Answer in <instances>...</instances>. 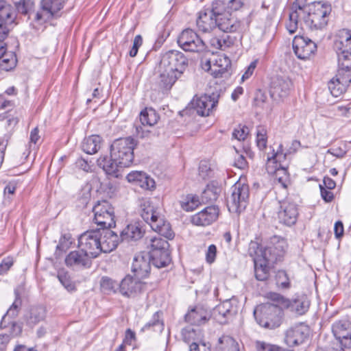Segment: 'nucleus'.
Here are the masks:
<instances>
[{"label": "nucleus", "instance_id": "nucleus-1", "mask_svg": "<svg viewBox=\"0 0 351 351\" xmlns=\"http://www.w3.org/2000/svg\"><path fill=\"white\" fill-rule=\"evenodd\" d=\"M293 6L295 8L290 14L286 27L289 32L294 34L299 26L303 25L311 29H322L325 28L332 11L331 5L328 2L317 1L312 4L298 3Z\"/></svg>", "mask_w": 351, "mask_h": 351}, {"label": "nucleus", "instance_id": "nucleus-2", "mask_svg": "<svg viewBox=\"0 0 351 351\" xmlns=\"http://www.w3.org/2000/svg\"><path fill=\"white\" fill-rule=\"evenodd\" d=\"M136 141L132 137L121 138L113 141L110 146V156H100L97 165L108 175L118 178L121 169L128 167L134 160Z\"/></svg>", "mask_w": 351, "mask_h": 351}, {"label": "nucleus", "instance_id": "nucleus-3", "mask_svg": "<svg viewBox=\"0 0 351 351\" xmlns=\"http://www.w3.org/2000/svg\"><path fill=\"white\" fill-rule=\"evenodd\" d=\"M189 64L185 55L177 50H169L161 55L158 65V86L162 91L169 90L181 77Z\"/></svg>", "mask_w": 351, "mask_h": 351}, {"label": "nucleus", "instance_id": "nucleus-4", "mask_svg": "<svg viewBox=\"0 0 351 351\" xmlns=\"http://www.w3.org/2000/svg\"><path fill=\"white\" fill-rule=\"evenodd\" d=\"M141 215L152 229L168 239L174 237L170 224L161 214L160 210L156 208L149 201H145L141 204Z\"/></svg>", "mask_w": 351, "mask_h": 351}, {"label": "nucleus", "instance_id": "nucleus-5", "mask_svg": "<svg viewBox=\"0 0 351 351\" xmlns=\"http://www.w3.org/2000/svg\"><path fill=\"white\" fill-rule=\"evenodd\" d=\"M282 308L278 303L262 304L254 309V315L260 326L270 329L275 328L280 324Z\"/></svg>", "mask_w": 351, "mask_h": 351}, {"label": "nucleus", "instance_id": "nucleus-6", "mask_svg": "<svg viewBox=\"0 0 351 351\" xmlns=\"http://www.w3.org/2000/svg\"><path fill=\"white\" fill-rule=\"evenodd\" d=\"M338 62L337 73L328 83V89L335 97L346 92L351 82V64L346 60L344 55L338 58Z\"/></svg>", "mask_w": 351, "mask_h": 351}, {"label": "nucleus", "instance_id": "nucleus-7", "mask_svg": "<svg viewBox=\"0 0 351 351\" xmlns=\"http://www.w3.org/2000/svg\"><path fill=\"white\" fill-rule=\"evenodd\" d=\"M147 247L149 249V256L156 267H164L170 263L169 243L166 240L160 237H152Z\"/></svg>", "mask_w": 351, "mask_h": 351}, {"label": "nucleus", "instance_id": "nucleus-8", "mask_svg": "<svg viewBox=\"0 0 351 351\" xmlns=\"http://www.w3.org/2000/svg\"><path fill=\"white\" fill-rule=\"evenodd\" d=\"M248 185L236 182L231 188V195L228 198V207L230 211L241 213L243 210L249 199Z\"/></svg>", "mask_w": 351, "mask_h": 351}, {"label": "nucleus", "instance_id": "nucleus-9", "mask_svg": "<svg viewBox=\"0 0 351 351\" xmlns=\"http://www.w3.org/2000/svg\"><path fill=\"white\" fill-rule=\"evenodd\" d=\"M101 235L100 229L85 232L78 239L80 249L92 258L97 257L101 253Z\"/></svg>", "mask_w": 351, "mask_h": 351}, {"label": "nucleus", "instance_id": "nucleus-10", "mask_svg": "<svg viewBox=\"0 0 351 351\" xmlns=\"http://www.w3.org/2000/svg\"><path fill=\"white\" fill-rule=\"evenodd\" d=\"M93 211L94 221L101 228H110L115 225L114 208L108 201H99Z\"/></svg>", "mask_w": 351, "mask_h": 351}, {"label": "nucleus", "instance_id": "nucleus-11", "mask_svg": "<svg viewBox=\"0 0 351 351\" xmlns=\"http://www.w3.org/2000/svg\"><path fill=\"white\" fill-rule=\"evenodd\" d=\"M178 43L186 51L201 52L206 49L204 42L191 29H186L182 32L178 36Z\"/></svg>", "mask_w": 351, "mask_h": 351}, {"label": "nucleus", "instance_id": "nucleus-12", "mask_svg": "<svg viewBox=\"0 0 351 351\" xmlns=\"http://www.w3.org/2000/svg\"><path fill=\"white\" fill-rule=\"evenodd\" d=\"M231 61L225 55H217L213 60H207L202 66V68L208 72L214 77H227L230 73Z\"/></svg>", "mask_w": 351, "mask_h": 351}, {"label": "nucleus", "instance_id": "nucleus-13", "mask_svg": "<svg viewBox=\"0 0 351 351\" xmlns=\"http://www.w3.org/2000/svg\"><path fill=\"white\" fill-rule=\"evenodd\" d=\"M214 2L211 8H204L198 12L196 25L198 29L202 32H210L217 27V12Z\"/></svg>", "mask_w": 351, "mask_h": 351}, {"label": "nucleus", "instance_id": "nucleus-14", "mask_svg": "<svg viewBox=\"0 0 351 351\" xmlns=\"http://www.w3.org/2000/svg\"><path fill=\"white\" fill-rule=\"evenodd\" d=\"M287 247V243L285 239L274 236L270 239L269 244L261 251L262 256L269 262L279 261L284 255Z\"/></svg>", "mask_w": 351, "mask_h": 351}, {"label": "nucleus", "instance_id": "nucleus-15", "mask_svg": "<svg viewBox=\"0 0 351 351\" xmlns=\"http://www.w3.org/2000/svg\"><path fill=\"white\" fill-rule=\"evenodd\" d=\"M270 298L272 300L278 302L282 307L288 308L297 315L304 314L308 311L310 305L309 301L305 298L289 300L276 293H270Z\"/></svg>", "mask_w": 351, "mask_h": 351}, {"label": "nucleus", "instance_id": "nucleus-16", "mask_svg": "<svg viewBox=\"0 0 351 351\" xmlns=\"http://www.w3.org/2000/svg\"><path fill=\"white\" fill-rule=\"evenodd\" d=\"M218 103L217 97L215 95H195L190 103L192 108L202 116H208Z\"/></svg>", "mask_w": 351, "mask_h": 351}, {"label": "nucleus", "instance_id": "nucleus-17", "mask_svg": "<svg viewBox=\"0 0 351 351\" xmlns=\"http://www.w3.org/2000/svg\"><path fill=\"white\" fill-rule=\"evenodd\" d=\"M293 49L298 58L305 60L315 53L317 45L308 38L296 36L293 41Z\"/></svg>", "mask_w": 351, "mask_h": 351}, {"label": "nucleus", "instance_id": "nucleus-18", "mask_svg": "<svg viewBox=\"0 0 351 351\" xmlns=\"http://www.w3.org/2000/svg\"><path fill=\"white\" fill-rule=\"evenodd\" d=\"M219 215V208L216 206H210L193 215L191 221L195 226H206L215 222L218 219Z\"/></svg>", "mask_w": 351, "mask_h": 351}, {"label": "nucleus", "instance_id": "nucleus-19", "mask_svg": "<svg viewBox=\"0 0 351 351\" xmlns=\"http://www.w3.org/2000/svg\"><path fill=\"white\" fill-rule=\"evenodd\" d=\"M309 329L304 324H299L289 328L285 333V341L289 346H294L302 343L308 337Z\"/></svg>", "mask_w": 351, "mask_h": 351}, {"label": "nucleus", "instance_id": "nucleus-20", "mask_svg": "<svg viewBox=\"0 0 351 351\" xmlns=\"http://www.w3.org/2000/svg\"><path fill=\"white\" fill-rule=\"evenodd\" d=\"M332 330L334 336L342 346L345 348L351 347V328L348 322H336L332 325Z\"/></svg>", "mask_w": 351, "mask_h": 351}, {"label": "nucleus", "instance_id": "nucleus-21", "mask_svg": "<svg viewBox=\"0 0 351 351\" xmlns=\"http://www.w3.org/2000/svg\"><path fill=\"white\" fill-rule=\"evenodd\" d=\"M140 278L125 276L119 283V290L122 295L127 297H132L141 293L145 287V285L139 280Z\"/></svg>", "mask_w": 351, "mask_h": 351}, {"label": "nucleus", "instance_id": "nucleus-22", "mask_svg": "<svg viewBox=\"0 0 351 351\" xmlns=\"http://www.w3.org/2000/svg\"><path fill=\"white\" fill-rule=\"evenodd\" d=\"M91 259L83 250H75L71 252L65 258L64 262L67 267L74 269L89 267L91 265Z\"/></svg>", "mask_w": 351, "mask_h": 351}, {"label": "nucleus", "instance_id": "nucleus-23", "mask_svg": "<svg viewBox=\"0 0 351 351\" xmlns=\"http://www.w3.org/2000/svg\"><path fill=\"white\" fill-rule=\"evenodd\" d=\"M217 27L224 32H235L239 29L241 22L230 12H219L217 17Z\"/></svg>", "mask_w": 351, "mask_h": 351}, {"label": "nucleus", "instance_id": "nucleus-24", "mask_svg": "<svg viewBox=\"0 0 351 351\" xmlns=\"http://www.w3.org/2000/svg\"><path fill=\"white\" fill-rule=\"evenodd\" d=\"M152 258L146 253H141L136 255L133 259L132 271L136 278H145L148 276L151 266Z\"/></svg>", "mask_w": 351, "mask_h": 351}, {"label": "nucleus", "instance_id": "nucleus-25", "mask_svg": "<svg viewBox=\"0 0 351 351\" xmlns=\"http://www.w3.org/2000/svg\"><path fill=\"white\" fill-rule=\"evenodd\" d=\"M298 215V208L295 204L282 202L278 212V218L280 223L287 226L295 223Z\"/></svg>", "mask_w": 351, "mask_h": 351}, {"label": "nucleus", "instance_id": "nucleus-26", "mask_svg": "<svg viewBox=\"0 0 351 351\" xmlns=\"http://www.w3.org/2000/svg\"><path fill=\"white\" fill-rule=\"evenodd\" d=\"M334 47L338 58L341 56H348L351 53V30L343 29L339 32L338 38L335 41Z\"/></svg>", "mask_w": 351, "mask_h": 351}, {"label": "nucleus", "instance_id": "nucleus-27", "mask_svg": "<svg viewBox=\"0 0 351 351\" xmlns=\"http://www.w3.org/2000/svg\"><path fill=\"white\" fill-rule=\"evenodd\" d=\"M234 299L226 300L217 305L213 310L215 319L221 324L225 322V318L237 313V306Z\"/></svg>", "mask_w": 351, "mask_h": 351}, {"label": "nucleus", "instance_id": "nucleus-28", "mask_svg": "<svg viewBox=\"0 0 351 351\" xmlns=\"http://www.w3.org/2000/svg\"><path fill=\"white\" fill-rule=\"evenodd\" d=\"M292 86V82L288 77H277L271 85L270 93L274 98H282L288 95Z\"/></svg>", "mask_w": 351, "mask_h": 351}, {"label": "nucleus", "instance_id": "nucleus-29", "mask_svg": "<svg viewBox=\"0 0 351 351\" xmlns=\"http://www.w3.org/2000/svg\"><path fill=\"white\" fill-rule=\"evenodd\" d=\"M101 251L108 253L114 250L119 243V236L109 228H101Z\"/></svg>", "mask_w": 351, "mask_h": 351}, {"label": "nucleus", "instance_id": "nucleus-30", "mask_svg": "<svg viewBox=\"0 0 351 351\" xmlns=\"http://www.w3.org/2000/svg\"><path fill=\"white\" fill-rule=\"evenodd\" d=\"M266 170L268 173L274 175L276 179L285 186L284 180L287 176V168L284 164H279L272 155L268 156L266 162Z\"/></svg>", "mask_w": 351, "mask_h": 351}, {"label": "nucleus", "instance_id": "nucleus-31", "mask_svg": "<svg viewBox=\"0 0 351 351\" xmlns=\"http://www.w3.org/2000/svg\"><path fill=\"white\" fill-rule=\"evenodd\" d=\"M210 317V312L201 306H196L185 315V320L193 325L205 324Z\"/></svg>", "mask_w": 351, "mask_h": 351}, {"label": "nucleus", "instance_id": "nucleus-32", "mask_svg": "<svg viewBox=\"0 0 351 351\" xmlns=\"http://www.w3.org/2000/svg\"><path fill=\"white\" fill-rule=\"evenodd\" d=\"M46 308L43 306H32L24 315L27 326L33 328L46 317Z\"/></svg>", "mask_w": 351, "mask_h": 351}, {"label": "nucleus", "instance_id": "nucleus-33", "mask_svg": "<svg viewBox=\"0 0 351 351\" xmlns=\"http://www.w3.org/2000/svg\"><path fill=\"white\" fill-rule=\"evenodd\" d=\"M53 16L45 9H40L36 12L29 13V19L31 20L30 25L36 30L43 29L45 23L49 22Z\"/></svg>", "mask_w": 351, "mask_h": 351}, {"label": "nucleus", "instance_id": "nucleus-34", "mask_svg": "<svg viewBox=\"0 0 351 351\" xmlns=\"http://www.w3.org/2000/svg\"><path fill=\"white\" fill-rule=\"evenodd\" d=\"M274 262H269L262 255L254 258L255 276L258 280H265L269 277V265Z\"/></svg>", "mask_w": 351, "mask_h": 351}, {"label": "nucleus", "instance_id": "nucleus-35", "mask_svg": "<svg viewBox=\"0 0 351 351\" xmlns=\"http://www.w3.org/2000/svg\"><path fill=\"white\" fill-rule=\"evenodd\" d=\"M213 2L217 12L237 11L245 5V0H215Z\"/></svg>", "mask_w": 351, "mask_h": 351}, {"label": "nucleus", "instance_id": "nucleus-36", "mask_svg": "<svg viewBox=\"0 0 351 351\" xmlns=\"http://www.w3.org/2000/svg\"><path fill=\"white\" fill-rule=\"evenodd\" d=\"M16 59L12 52H7L5 46L0 41V68L9 71L14 68Z\"/></svg>", "mask_w": 351, "mask_h": 351}, {"label": "nucleus", "instance_id": "nucleus-37", "mask_svg": "<svg viewBox=\"0 0 351 351\" xmlns=\"http://www.w3.org/2000/svg\"><path fill=\"white\" fill-rule=\"evenodd\" d=\"M66 1L67 0H41L40 6L53 17H58L61 15Z\"/></svg>", "mask_w": 351, "mask_h": 351}, {"label": "nucleus", "instance_id": "nucleus-38", "mask_svg": "<svg viewBox=\"0 0 351 351\" xmlns=\"http://www.w3.org/2000/svg\"><path fill=\"white\" fill-rule=\"evenodd\" d=\"M101 138L98 135H92L84 139L82 143V150L88 154H93L100 149Z\"/></svg>", "mask_w": 351, "mask_h": 351}, {"label": "nucleus", "instance_id": "nucleus-39", "mask_svg": "<svg viewBox=\"0 0 351 351\" xmlns=\"http://www.w3.org/2000/svg\"><path fill=\"white\" fill-rule=\"evenodd\" d=\"M143 234L141 228L136 224H130L121 232V237L123 241H137Z\"/></svg>", "mask_w": 351, "mask_h": 351}, {"label": "nucleus", "instance_id": "nucleus-40", "mask_svg": "<svg viewBox=\"0 0 351 351\" xmlns=\"http://www.w3.org/2000/svg\"><path fill=\"white\" fill-rule=\"evenodd\" d=\"M139 119L143 126H153L158 123L159 115L154 109L146 108L141 112Z\"/></svg>", "mask_w": 351, "mask_h": 351}, {"label": "nucleus", "instance_id": "nucleus-41", "mask_svg": "<svg viewBox=\"0 0 351 351\" xmlns=\"http://www.w3.org/2000/svg\"><path fill=\"white\" fill-rule=\"evenodd\" d=\"M15 19L14 12L12 6L5 1H0V22L12 25Z\"/></svg>", "mask_w": 351, "mask_h": 351}, {"label": "nucleus", "instance_id": "nucleus-42", "mask_svg": "<svg viewBox=\"0 0 351 351\" xmlns=\"http://www.w3.org/2000/svg\"><path fill=\"white\" fill-rule=\"evenodd\" d=\"M217 349L219 351H239V346L232 337L224 335L219 339Z\"/></svg>", "mask_w": 351, "mask_h": 351}, {"label": "nucleus", "instance_id": "nucleus-43", "mask_svg": "<svg viewBox=\"0 0 351 351\" xmlns=\"http://www.w3.org/2000/svg\"><path fill=\"white\" fill-rule=\"evenodd\" d=\"M201 204L199 197L193 195H188L181 202L183 210L189 212L195 209Z\"/></svg>", "mask_w": 351, "mask_h": 351}, {"label": "nucleus", "instance_id": "nucleus-44", "mask_svg": "<svg viewBox=\"0 0 351 351\" xmlns=\"http://www.w3.org/2000/svg\"><path fill=\"white\" fill-rule=\"evenodd\" d=\"M150 328H153L154 330L158 332H162L163 330L164 325L160 319V313L159 312L154 313L152 319L142 328V330L145 331Z\"/></svg>", "mask_w": 351, "mask_h": 351}, {"label": "nucleus", "instance_id": "nucleus-45", "mask_svg": "<svg viewBox=\"0 0 351 351\" xmlns=\"http://www.w3.org/2000/svg\"><path fill=\"white\" fill-rule=\"evenodd\" d=\"M256 143L260 150L266 149L267 143V130L263 126H258L256 128Z\"/></svg>", "mask_w": 351, "mask_h": 351}, {"label": "nucleus", "instance_id": "nucleus-46", "mask_svg": "<svg viewBox=\"0 0 351 351\" xmlns=\"http://www.w3.org/2000/svg\"><path fill=\"white\" fill-rule=\"evenodd\" d=\"M218 197V189L208 185L202 193V202L204 203L215 201Z\"/></svg>", "mask_w": 351, "mask_h": 351}, {"label": "nucleus", "instance_id": "nucleus-47", "mask_svg": "<svg viewBox=\"0 0 351 351\" xmlns=\"http://www.w3.org/2000/svg\"><path fill=\"white\" fill-rule=\"evenodd\" d=\"M58 278L62 286L69 292L75 291L76 288L67 272L59 271Z\"/></svg>", "mask_w": 351, "mask_h": 351}, {"label": "nucleus", "instance_id": "nucleus-48", "mask_svg": "<svg viewBox=\"0 0 351 351\" xmlns=\"http://www.w3.org/2000/svg\"><path fill=\"white\" fill-rule=\"evenodd\" d=\"M213 174V169L208 161L202 160L199 166V176L204 180L210 178Z\"/></svg>", "mask_w": 351, "mask_h": 351}, {"label": "nucleus", "instance_id": "nucleus-49", "mask_svg": "<svg viewBox=\"0 0 351 351\" xmlns=\"http://www.w3.org/2000/svg\"><path fill=\"white\" fill-rule=\"evenodd\" d=\"M118 287H119V283L107 277L102 278L101 287L104 291L115 292Z\"/></svg>", "mask_w": 351, "mask_h": 351}, {"label": "nucleus", "instance_id": "nucleus-50", "mask_svg": "<svg viewBox=\"0 0 351 351\" xmlns=\"http://www.w3.org/2000/svg\"><path fill=\"white\" fill-rule=\"evenodd\" d=\"M256 348L258 351H291L282 348L277 345L268 343L264 341H258L256 343Z\"/></svg>", "mask_w": 351, "mask_h": 351}, {"label": "nucleus", "instance_id": "nucleus-51", "mask_svg": "<svg viewBox=\"0 0 351 351\" xmlns=\"http://www.w3.org/2000/svg\"><path fill=\"white\" fill-rule=\"evenodd\" d=\"M15 5L19 12L27 14L33 8L34 2L32 0H20L16 2Z\"/></svg>", "mask_w": 351, "mask_h": 351}, {"label": "nucleus", "instance_id": "nucleus-52", "mask_svg": "<svg viewBox=\"0 0 351 351\" xmlns=\"http://www.w3.org/2000/svg\"><path fill=\"white\" fill-rule=\"evenodd\" d=\"M21 305V300L16 296V300L7 311L6 314L3 317V320L6 317L14 318L18 315L19 312L20 306Z\"/></svg>", "mask_w": 351, "mask_h": 351}, {"label": "nucleus", "instance_id": "nucleus-53", "mask_svg": "<svg viewBox=\"0 0 351 351\" xmlns=\"http://www.w3.org/2000/svg\"><path fill=\"white\" fill-rule=\"evenodd\" d=\"M276 283L278 287L288 289L290 287L289 279L285 271H278L276 274Z\"/></svg>", "mask_w": 351, "mask_h": 351}, {"label": "nucleus", "instance_id": "nucleus-54", "mask_svg": "<svg viewBox=\"0 0 351 351\" xmlns=\"http://www.w3.org/2000/svg\"><path fill=\"white\" fill-rule=\"evenodd\" d=\"M248 134V128L245 125H239L234 130L232 136L239 141H244L247 138Z\"/></svg>", "mask_w": 351, "mask_h": 351}, {"label": "nucleus", "instance_id": "nucleus-55", "mask_svg": "<svg viewBox=\"0 0 351 351\" xmlns=\"http://www.w3.org/2000/svg\"><path fill=\"white\" fill-rule=\"evenodd\" d=\"M137 186L145 190H153L156 187V183L152 178L145 173L144 178L141 179V182Z\"/></svg>", "mask_w": 351, "mask_h": 351}, {"label": "nucleus", "instance_id": "nucleus-56", "mask_svg": "<svg viewBox=\"0 0 351 351\" xmlns=\"http://www.w3.org/2000/svg\"><path fill=\"white\" fill-rule=\"evenodd\" d=\"M14 265V259L11 256L4 258L0 263V276L7 274Z\"/></svg>", "mask_w": 351, "mask_h": 351}, {"label": "nucleus", "instance_id": "nucleus-57", "mask_svg": "<svg viewBox=\"0 0 351 351\" xmlns=\"http://www.w3.org/2000/svg\"><path fill=\"white\" fill-rule=\"evenodd\" d=\"M145 173L143 171H132L127 175V180L129 182L138 185L142 178H144Z\"/></svg>", "mask_w": 351, "mask_h": 351}, {"label": "nucleus", "instance_id": "nucleus-58", "mask_svg": "<svg viewBox=\"0 0 351 351\" xmlns=\"http://www.w3.org/2000/svg\"><path fill=\"white\" fill-rule=\"evenodd\" d=\"M217 247L213 244L210 245L206 253V262L209 264H212L213 263H214V261H215Z\"/></svg>", "mask_w": 351, "mask_h": 351}, {"label": "nucleus", "instance_id": "nucleus-59", "mask_svg": "<svg viewBox=\"0 0 351 351\" xmlns=\"http://www.w3.org/2000/svg\"><path fill=\"white\" fill-rule=\"evenodd\" d=\"M143 43V38L141 35H136L133 41V46L130 51V56L134 57L136 56L138 50V47L141 46Z\"/></svg>", "mask_w": 351, "mask_h": 351}, {"label": "nucleus", "instance_id": "nucleus-60", "mask_svg": "<svg viewBox=\"0 0 351 351\" xmlns=\"http://www.w3.org/2000/svg\"><path fill=\"white\" fill-rule=\"evenodd\" d=\"M271 155L279 164H284L286 160L287 154L283 152L281 145H279L276 152L273 150Z\"/></svg>", "mask_w": 351, "mask_h": 351}, {"label": "nucleus", "instance_id": "nucleus-61", "mask_svg": "<svg viewBox=\"0 0 351 351\" xmlns=\"http://www.w3.org/2000/svg\"><path fill=\"white\" fill-rule=\"evenodd\" d=\"M322 198L326 202H331L334 199L333 193L330 190L325 189L322 184H319Z\"/></svg>", "mask_w": 351, "mask_h": 351}, {"label": "nucleus", "instance_id": "nucleus-62", "mask_svg": "<svg viewBox=\"0 0 351 351\" xmlns=\"http://www.w3.org/2000/svg\"><path fill=\"white\" fill-rule=\"evenodd\" d=\"M256 64H257L256 60H254L250 64V65L247 66V68L246 69L244 73L242 75L241 82H244V81L248 80L252 75V74L254 73V70L256 67Z\"/></svg>", "mask_w": 351, "mask_h": 351}, {"label": "nucleus", "instance_id": "nucleus-63", "mask_svg": "<svg viewBox=\"0 0 351 351\" xmlns=\"http://www.w3.org/2000/svg\"><path fill=\"white\" fill-rule=\"evenodd\" d=\"M326 153L331 154L338 158H341L345 156L346 151L341 147H336L328 149Z\"/></svg>", "mask_w": 351, "mask_h": 351}, {"label": "nucleus", "instance_id": "nucleus-64", "mask_svg": "<svg viewBox=\"0 0 351 351\" xmlns=\"http://www.w3.org/2000/svg\"><path fill=\"white\" fill-rule=\"evenodd\" d=\"M334 232L336 238L339 239L343 234L344 228L343 223L341 221H338L335 223Z\"/></svg>", "mask_w": 351, "mask_h": 351}]
</instances>
